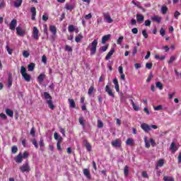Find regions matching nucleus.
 <instances>
[{
  "label": "nucleus",
  "mask_w": 181,
  "mask_h": 181,
  "mask_svg": "<svg viewBox=\"0 0 181 181\" xmlns=\"http://www.w3.org/2000/svg\"><path fill=\"white\" fill-rule=\"evenodd\" d=\"M49 30H50V32H52L53 36H56V33H57V30L56 29V26L50 25Z\"/></svg>",
  "instance_id": "obj_20"
},
{
  "label": "nucleus",
  "mask_w": 181,
  "mask_h": 181,
  "mask_svg": "<svg viewBox=\"0 0 181 181\" xmlns=\"http://www.w3.org/2000/svg\"><path fill=\"white\" fill-rule=\"evenodd\" d=\"M179 16H180V12L175 11L174 13V18H175V19H177V18H179Z\"/></svg>",
  "instance_id": "obj_59"
},
{
  "label": "nucleus",
  "mask_w": 181,
  "mask_h": 181,
  "mask_svg": "<svg viewBox=\"0 0 181 181\" xmlns=\"http://www.w3.org/2000/svg\"><path fill=\"white\" fill-rule=\"evenodd\" d=\"M83 175L86 176V177H87V179H91V175L90 174L89 169H83Z\"/></svg>",
  "instance_id": "obj_17"
},
{
  "label": "nucleus",
  "mask_w": 181,
  "mask_h": 181,
  "mask_svg": "<svg viewBox=\"0 0 181 181\" xmlns=\"http://www.w3.org/2000/svg\"><path fill=\"white\" fill-rule=\"evenodd\" d=\"M150 144H151V146H153V148L156 146V141H155V140H153V139L152 138L150 139Z\"/></svg>",
  "instance_id": "obj_49"
},
{
  "label": "nucleus",
  "mask_w": 181,
  "mask_h": 181,
  "mask_svg": "<svg viewBox=\"0 0 181 181\" xmlns=\"http://www.w3.org/2000/svg\"><path fill=\"white\" fill-rule=\"evenodd\" d=\"M39 145L40 148H43V146H45V142L43 141V137H41L40 139V142H39Z\"/></svg>",
  "instance_id": "obj_43"
},
{
  "label": "nucleus",
  "mask_w": 181,
  "mask_h": 181,
  "mask_svg": "<svg viewBox=\"0 0 181 181\" xmlns=\"http://www.w3.org/2000/svg\"><path fill=\"white\" fill-rule=\"evenodd\" d=\"M81 39H83V35L81 34H78V35L75 37V42H76V43H79Z\"/></svg>",
  "instance_id": "obj_35"
},
{
  "label": "nucleus",
  "mask_w": 181,
  "mask_h": 181,
  "mask_svg": "<svg viewBox=\"0 0 181 181\" xmlns=\"http://www.w3.org/2000/svg\"><path fill=\"white\" fill-rule=\"evenodd\" d=\"M16 23H18V21H16V19H13L11 21V22L10 23V25H9V28L11 30H15Z\"/></svg>",
  "instance_id": "obj_10"
},
{
  "label": "nucleus",
  "mask_w": 181,
  "mask_h": 181,
  "mask_svg": "<svg viewBox=\"0 0 181 181\" xmlns=\"http://www.w3.org/2000/svg\"><path fill=\"white\" fill-rule=\"evenodd\" d=\"M161 12L163 15H165V13L168 12V7L165 5H163L161 7Z\"/></svg>",
  "instance_id": "obj_34"
},
{
  "label": "nucleus",
  "mask_w": 181,
  "mask_h": 181,
  "mask_svg": "<svg viewBox=\"0 0 181 181\" xmlns=\"http://www.w3.org/2000/svg\"><path fill=\"white\" fill-rule=\"evenodd\" d=\"M153 109L155 111H160L161 110H163V106L162 105H158V106H153Z\"/></svg>",
  "instance_id": "obj_39"
},
{
  "label": "nucleus",
  "mask_w": 181,
  "mask_h": 181,
  "mask_svg": "<svg viewBox=\"0 0 181 181\" xmlns=\"http://www.w3.org/2000/svg\"><path fill=\"white\" fill-rule=\"evenodd\" d=\"M59 132L62 134L63 136H66V130L64 129L59 127Z\"/></svg>",
  "instance_id": "obj_56"
},
{
  "label": "nucleus",
  "mask_w": 181,
  "mask_h": 181,
  "mask_svg": "<svg viewBox=\"0 0 181 181\" xmlns=\"http://www.w3.org/2000/svg\"><path fill=\"white\" fill-rule=\"evenodd\" d=\"M6 114L11 118H13V111H12L11 109L9 108L6 109Z\"/></svg>",
  "instance_id": "obj_23"
},
{
  "label": "nucleus",
  "mask_w": 181,
  "mask_h": 181,
  "mask_svg": "<svg viewBox=\"0 0 181 181\" xmlns=\"http://www.w3.org/2000/svg\"><path fill=\"white\" fill-rule=\"evenodd\" d=\"M178 149L179 148H177V146H176L175 142H172L170 146V150L171 151V152L173 153H175V152H176V151H177Z\"/></svg>",
  "instance_id": "obj_14"
},
{
  "label": "nucleus",
  "mask_w": 181,
  "mask_h": 181,
  "mask_svg": "<svg viewBox=\"0 0 181 181\" xmlns=\"http://www.w3.org/2000/svg\"><path fill=\"white\" fill-rule=\"evenodd\" d=\"M112 146L113 148H121V141L118 139L115 141H112Z\"/></svg>",
  "instance_id": "obj_9"
},
{
  "label": "nucleus",
  "mask_w": 181,
  "mask_h": 181,
  "mask_svg": "<svg viewBox=\"0 0 181 181\" xmlns=\"http://www.w3.org/2000/svg\"><path fill=\"white\" fill-rule=\"evenodd\" d=\"M32 37L35 40H39V29L37 28H33Z\"/></svg>",
  "instance_id": "obj_7"
},
{
  "label": "nucleus",
  "mask_w": 181,
  "mask_h": 181,
  "mask_svg": "<svg viewBox=\"0 0 181 181\" xmlns=\"http://www.w3.org/2000/svg\"><path fill=\"white\" fill-rule=\"evenodd\" d=\"M105 91L107 93L108 95L112 97V98H115V95H114V93H112V90H111V88L110 87V85H107L105 88Z\"/></svg>",
  "instance_id": "obj_8"
},
{
  "label": "nucleus",
  "mask_w": 181,
  "mask_h": 181,
  "mask_svg": "<svg viewBox=\"0 0 181 181\" xmlns=\"http://www.w3.org/2000/svg\"><path fill=\"white\" fill-rule=\"evenodd\" d=\"M79 124H81L83 127H86L84 119L83 117H79Z\"/></svg>",
  "instance_id": "obj_52"
},
{
  "label": "nucleus",
  "mask_w": 181,
  "mask_h": 181,
  "mask_svg": "<svg viewBox=\"0 0 181 181\" xmlns=\"http://www.w3.org/2000/svg\"><path fill=\"white\" fill-rule=\"evenodd\" d=\"M156 87L159 88V90H163V85H162V83L159 81L156 83Z\"/></svg>",
  "instance_id": "obj_37"
},
{
  "label": "nucleus",
  "mask_w": 181,
  "mask_h": 181,
  "mask_svg": "<svg viewBox=\"0 0 181 181\" xmlns=\"http://www.w3.org/2000/svg\"><path fill=\"white\" fill-rule=\"evenodd\" d=\"M104 127V123L101 120H98V128L101 129Z\"/></svg>",
  "instance_id": "obj_45"
},
{
  "label": "nucleus",
  "mask_w": 181,
  "mask_h": 181,
  "mask_svg": "<svg viewBox=\"0 0 181 181\" xmlns=\"http://www.w3.org/2000/svg\"><path fill=\"white\" fill-rule=\"evenodd\" d=\"M103 16H104L105 21V22H107V23H112V22H114V20H112V18H111V16L109 14L104 13Z\"/></svg>",
  "instance_id": "obj_11"
},
{
  "label": "nucleus",
  "mask_w": 181,
  "mask_h": 181,
  "mask_svg": "<svg viewBox=\"0 0 181 181\" xmlns=\"http://www.w3.org/2000/svg\"><path fill=\"white\" fill-rule=\"evenodd\" d=\"M68 30L70 32V33H72V32H74V25H71L68 27Z\"/></svg>",
  "instance_id": "obj_47"
},
{
  "label": "nucleus",
  "mask_w": 181,
  "mask_h": 181,
  "mask_svg": "<svg viewBox=\"0 0 181 181\" xmlns=\"http://www.w3.org/2000/svg\"><path fill=\"white\" fill-rule=\"evenodd\" d=\"M20 170L25 173V172H30V166H29V162L26 161L21 167H20Z\"/></svg>",
  "instance_id": "obj_5"
},
{
  "label": "nucleus",
  "mask_w": 181,
  "mask_h": 181,
  "mask_svg": "<svg viewBox=\"0 0 181 181\" xmlns=\"http://www.w3.org/2000/svg\"><path fill=\"white\" fill-rule=\"evenodd\" d=\"M177 159H178V163H181V152L179 153Z\"/></svg>",
  "instance_id": "obj_64"
},
{
  "label": "nucleus",
  "mask_w": 181,
  "mask_h": 181,
  "mask_svg": "<svg viewBox=\"0 0 181 181\" xmlns=\"http://www.w3.org/2000/svg\"><path fill=\"white\" fill-rule=\"evenodd\" d=\"M122 40H124V37L120 36L117 41V45H121V43H122Z\"/></svg>",
  "instance_id": "obj_53"
},
{
  "label": "nucleus",
  "mask_w": 181,
  "mask_h": 181,
  "mask_svg": "<svg viewBox=\"0 0 181 181\" xmlns=\"http://www.w3.org/2000/svg\"><path fill=\"white\" fill-rule=\"evenodd\" d=\"M16 152H18V146H13L11 147V153H16Z\"/></svg>",
  "instance_id": "obj_40"
},
{
  "label": "nucleus",
  "mask_w": 181,
  "mask_h": 181,
  "mask_svg": "<svg viewBox=\"0 0 181 181\" xmlns=\"http://www.w3.org/2000/svg\"><path fill=\"white\" fill-rule=\"evenodd\" d=\"M132 4H134V5L137 6V8H139V9H141L143 12H145V11H146L144 7L141 6V2L139 1L135 2L134 1H132Z\"/></svg>",
  "instance_id": "obj_16"
},
{
  "label": "nucleus",
  "mask_w": 181,
  "mask_h": 181,
  "mask_svg": "<svg viewBox=\"0 0 181 181\" xmlns=\"http://www.w3.org/2000/svg\"><path fill=\"white\" fill-rule=\"evenodd\" d=\"M0 117L1 118V119H7L8 117H6V115L4 114V113H0Z\"/></svg>",
  "instance_id": "obj_61"
},
{
  "label": "nucleus",
  "mask_w": 181,
  "mask_h": 181,
  "mask_svg": "<svg viewBox=\"0 0 181 181\" xmlns=\"http://www.w3.org/2000/svg\"><path fill=\"white\" fill-rule=\"evenodd\" d=\"M163 180L164 181H175V179L172 177L169 176H164L163 177Z\"/></svg>",
  "instance_id": "obj_38"
},
{
  "label": "nucleus",
  "mask_w": 181,
  "mask_h": 181,
  "mask_svg": "<svg viewBox=\"0 0 181 181\" xmlns=\"http://www.w3.org/2000/svg\"><path fill=\"white\" fill-rule=\"evenodd\" d=\"M42 62L44 64H46L47 63V59L46 58V55H43L42 57Z\"/></svg>",
  "instance_id": "obj_54"
},
{
  "label": "nucleus",
  "mask_w": 181,
  "mask_h": 181,
  "mask_svg": "<svg viewBox=\"0 0 181 181\" xmlns=\"http://www.w3.org/2000/svg\"><path fill=\"white\" fill-rule=\"evenodd\" d=\"M144 17L142 14H136V21L137 22H144Z\"/></svg>",
  "instance_id": "obj_28"
},
{
  "label": "nucleus",
  "mask_w": 181,
  "mask_h": 181,
  "mask_svg": "<svg viewBox=\"0 0 181 181\" xmlns=\"http://www.w3.org/2000/svg\"><path fill=\"white\" fill-rule=\"evenodd\" d=\"M93 91H94V86H90L88 91V95H92Z\"/></svg>",
  "instance_id": "obj_42"
},
{
  "label": "nucleus",
  "mask_w": 181,
  "mask_h": 181,
  "mask_svg": "<svg viewBox=\"0 0 181 181\" xmlns=\"http://www.w3.org/2000/svg\"><path fill=\"white\" fill-rule=\"evenodd\" d=\"M152 63H146V67L148 69V70H151L152 69Z\"/></svg>",
  "instance_id": "obj_58"
},
{
  "label": "nucleus",
  "mask_w": 181,
  "mask_h": 181,
  "mask_svg": "<svg viewBox=\"0 0 181 181\" xmlns=\"http://www.w3.org/2000/svg\"><path fill=\"white\" fill-rule=\"evenodd\" d=\"M18 36L23 37L26 35V30H23L22 27L18 26L16 28Z\"/></svg>",
  "instance_id": "obj_6"
},
{
  "label": "nucleus",
  "mask_w": 181,
  "mask_h": 181,
  "mask_svg": "<svg viewBox=\"0 0 181 181\" xmlns=\"http://www.w3.org/2000/svg\"><path fill=\"white\" fill-rule=\"evenodd\" d=\"M107 49H108V45L100 47L99 49L100 52H107Z\"/></svg>",
  "instance_id": "obj_36"
},
{
  "label": "nucleus",
  "mask_w": 181,
  "mask_h": 181,
  "mask_svg": "<svg viewBox=\"0 0 181 181\" xmlns=\"http://www.w3.org/2000/svg\"><path fill=\"white\" fill-rule=\"evenodd\" d=\"M12 74H8V87H12Z\"/></svg>",
  "instance_id": "obj_27"
},
{
  "label": "nucleus",
  "mask_w": 181,
  "mask_h": 181,
  "mask_svg": "<svg viewBox=\"0 0 181 181\" xmlns=\"http://www.w3.org/2000/svg\"><path fill=\"white\" fill-rule=\"evenodd\" d=\"M32 142H33V145H34L36 149H37V148H39V145L37 144V141H36V139H33Z\"/></svg>",
  "instance_id": "obj_48"
},
{
  "label": "nucleus",
  "mask_w": 181,
  "mask_h": 181,
  "mask_svg": "<svg viewBox=\"0 0 181 181\" xmlns=\"http://www.w3.org/2000/svg\"><path fill=\"white\" fill-rule=\"evenodd\" d=\"M30 54H29V52L28 51H23V57H25V59H28V57H29Z\"/></svg>",
  "instance_id": "obj_50"
},
{
  "label": "nucleus",
  "mask_w": 181,
  "mask_h": 181,
  "mask_svg": "<svg viewBox=\"0 0 181 181\" xmlns=\"http://www.w3.org/2000/svg\"><path fill=\"white\" fill-rule=\"evenodd\" d=\"M97 45H98V40L95 39L88 46L90 51V56H94L97 52Z\"/></svg>",
  "instance_id": "obj_2"
},
{
  "label": "nucleus",
  "mask_w": 181,
  "mask_h": 181,
  "mask_svg": "<svg viewBox=\"0 0 181 181\" xmlns=\"http://www.w3.org/2000/svg\"><path fill=\"white\" fill-rule=\"evenodd\" d=\"M144 25H145V26H151V20H146L144 22Z\"/></svg>",
  "instance_id": "obj_63"
},
{
  "label": "nucleus",
  "mask_w": 181,
  "mask_h": 181,
  "mask_svg": "<svg viewBox=\"0 0 181 181\" xmlns=\"http://www.w3.org/2000/svg\"><path fill=\"white\" fill-rule=\"evenodd\" d=\"M175 60H176V57L175 56L170 57V60L168 62V64H172V63H173Z\"/></svg>",
  "instance_id": "obj_41"
},
{
  "label": "nucleus",
  "mask_w": 181,
  "mask_h": 181,
  "mask_svg": "<svg viewBox=\"0 0 181 181\" xmlns=\"http://www.w3.org/2000/svg\"><path fill=\"white\" fill-rule=\"evenodd\" d=\"M142 35L145 39H148V33H146V30L142 31Z\"/></svg>",
  "instance_id": "obj_57"
},
{
  "label": "nucleus",
  "mask_w": 181,
  "mask_h": 181,
  "mask_svg": "<svg viewBox=\"0 0 181 181\" xmlns=\"http://www.w3.org/2000/svg\"><path fill=\"white\" fill-rule=\"evenodd\" d=\"M144 143H145V146L147 148V149H149L151 148V144L149 141H148V137L144 136Z\"/></svg>",
  "instance_id": "obj_31"
},
{
  "label": "nucleus",
  "mask_w": 181,
  "mask_h": 181,
  "mask_svg": "<svg viewBox=\"0 0 181 181\" xmlns=\"http://www.w3.org/2000/svg\"><path fill=\"white\" fill-rule=\"evenodd\" d=\"M44 98H45L49 108H50V110H54V105L53 104V100H52V95H50V94L47 92H44Z\"/></svg>",
  "instance_id": "obj_1"
},
{
  "label": "nucleus",
  "mask_w": 181,
  "mask_h": 181,
  "mask_svg": "<svg viewBox=\"0 0 181 181\" xmlns=\"http://www.w3.org/2000/svg\"><path fill=\"white\" fill-rule=\"evenodd\" d=\"M124 175L125 177H128V175H129V167L128 165H125L124 168Z\"/></svg>",
  "instance_id": "obj_25"
},
{
  "label": "nucleus",
  "mask_w": 181,
  "mask_h": 181,
  "mask_svg": "<svg viewBox=\"0 0 181 181\" xmlns=\"http://www.w3.org/2000/svg\"><path fill=\"white\" fill-rule=\"evenodd\" d=\"M115 52V49L114 48H111L110 51L107 53L105 57V60H110L111 59V56L114 54Z\"/></svg>",
  "instance_id": "obj_15"
},
{
  "label": "nucleus",
  "mask_w": 181,
  "mask_h": 181,
  "mask_svg": "<svg viewBox=\"0 0 181 181\" xmlns=\"http://www.w3.org/2000/svg\"><path fill=\"white\" fill-rule=\"evenodd\" d=\"M65 9H66L67 11H73L74 8L71 5L66 4Z\"/></svg>",
  "instance_id": "obj_46"
},
{
  "label": "nucleus",
  "mask_w": 181,
  "mask_h": 181,
  "mask_svg": "<svg viewBox=\"0 0 181 181\" xmlns=\"http://www.w3.org/2000/svg\"><path fill=\"white\" fill-rule=\"evenodd\" d=\"M141 128L144 131V132H149L153 128V129H158V126L155 124H152L151 126L148 125V124L143 123L141 124Z\"/></svg>",
  "instance_id": "obj_3"
},
{
  "label": "nucleus",
  "mask_w": 181,
  "mask_h": 181,
  "mask_svg": "<svg viewBox=\"0 0 181 181\" xmlns=\"http://www.w3.org/2000/svg\"><path fill=\"white\" fill-rule=\"evenodd\" d=\"M2 8H5V1L0 0V9H2Z\"/></svg>",
  "instance_id": "obj_55"
},
{
  "label": "nucleus",
  "mask_w": 181,
  "mask_h": 181,
  "mask_svg": "<svg viewBox=\"0 0 181 181\" xmlns=\"http://www.w3.org/2000/svg\"><path fill=\"white\" fill-rule=\"evenodd\" d=\"M23 156H22V153H20L15 158L14 160L16 163H22Z\"/></svg>",
  "instance_id": "obj_13"
},
{
  "label": "nucleus",
  "mask_w": 181,
  "mask_h": 181,
  "mask_svg": "<svg viewBox=\"0 0 181 181\" xmlns=\"http://www.w3.org/2000/svg\"><path fill=\"white\" fill-rule=\"evenodd\" d=\"M27 71L28 70L26 68L22 66L21 69V74L22 76L23 77L24 80H25V81H30V75L28 74Z\"/></svg>",
  "instance_id": "obj_4"
},
{
  "label": "nucleus",
  "mask_w": 181,
  "mask_h": 181,
  "mask_svg": "<svg viewBox=\"0 0 181 181\" xmlns=\"http://www.w3.org/2000/svg\"><path fill=\"white\" fill-rule=\"evenodd\" d=\"M6 50H7L8 54H12L13 50H12V49H10V48H9V46L6 45Z\"/></svg>",
  "instance_id": "obj_60"
},
{
  "label": "nucleus",
  "mask_w": 181,
  "mask_h": 181,
  "mask_svg": "<svg viewBox=\"0 0 181 181\" xmlns=\"http://www.w3.org/2000/svg\"><path fill=\"white\" fill-rule=\"evenodd\" d=\"M110 37H111V35H104V36L102 37V43H103V45L105 44V42H107V40H109Z\"/></svg>",
  "instance_id": "obj_24"
},
{
  "label": "nucleus",
  "mask_w": 181,
  "mask_h": 181,
  "mask_svg": "<svg viewBox=\"0 0 181 181\" xmlns=\"http://www.w3.org/2000/svg\"><path fill=\"white\" fill-rule=\"evenodd\" d=\"M151 21H153V22H157V23H160L162 18L158 16H154L151 17Z\"/></svg>",
  "instance_id": "obj_18"
},
{
  "label": "nucleus",
  "mask_w": 181,
  "mask_h": 181,
  "mask_svg": "<svg viewBox=\"0 0 181 181\" xmlns=\"http://www.w3.org/2000/svg\"><path fill=\"white\" fill-rule=\"evenodd\" d=\"M68 101L69 103L70 108H76V102H74V100L69 99Z\"/></svg>",
  "instance_id": "obj_26"
},
{
  "label": "nucleus",
  "mask_w": 181,
  "mask_h": 181,
  "mask_svg": "<svg viewBox=\"0 0 181 181\" xmlns=\"http://www.w3.org/2000/svg\"><path fill=\"white\" fill-rule=\"evenodd\" d=\"M91 18H93L91 13H88V15L85 16V19H86V21H88V19H91Z\"/></svg>",
  "instance_id": "obj_62"
},
{
  "label": "nucleus",
  "mask_w": 181,
  "mask_h": 181,
  "mask_svg": "<svg viewBox=\"0 0 181 181\" xmlns=\"http://www.w3.org/2000/svg\"><path fill=\"white\" fill-rule=\"evenodd\" d=\"M45 77H46V76L44 74H40L37 77V80L39 83H43V81L45 80Z\"/></svg>",
  "instance_id": "obj_29"
},
{
  "label": "nucleus",
  "mask_w": 181,
  "mask_h": 181,
  "mask_svg": "<svg viewBox=\"0 0 181 181\" xmlns=\"http://www.w3.org/2000/svg\"><path fill=\"white\" fill-rule=\"evenodd\" d=\"M35 63H30V64H28V71H33V70H35Z\"/></svg>",
  "instance_id": "obj_32"
},
{
  "label": "nucleus",
  "mask_w": 181,
  "mask_h": 181,
  "mask_svg": "<svg viewBox=\"0 0 181 181\" xmlns=\"http://www.w3.org/2000/svg\"><path fill=\"white\" fill-rule=\"evenodd\" d=\"M30 12L32 13V16H31L32 21H35V19H36V8L35 7H31L30 8Z\"/></svg>",
  "instance_id": "obj_12"
},
{
  "label": "nucleus",
  "mask_w": 181,
  "mask_h": 181,
  "mask_svg": "<svg viewBox=\"0 0 181 181\" xmlns=\"http://www.w3.org/2000/svg\"><path fill=\"white\" fill-rule=\"evenodd\" d=\"M163 159H160L158 161L157 163V166H159L160 168H162V166H163Z\"/></svg>",
  "instance_id": "obj_44"
},
{
  "label": "nucleus",
  "mask_w": 181,
  "mask_h": 181,
  "mask_svg": "<svg viewBox=\"0 0 181 181\" xmlns=\"http://www.w3.org/2000/svg\"><path fill=\"white\" fill-rule=\"evenodd\" d=\"M129 101L132 105L133 110H134V111H139V107L136 106V104H135L134 100L132 99H130Z\"/></svg>",
  "instance_id": "obj_22"
},
{
  "label": "nucleus",
  "mask_w": 181,
  "mask_h": 181,
  "mask_svg": "<svg viewBox=\"0 0 181 181\" xmlns=\"http://www.w3.org/2000/svg\"><path fill=\"white\" fill-rule=\"evenodd\" d=\"M66 52H73V48L69 45H65Z\"/></svg>",
  "instance_id": "obj_51"
},
{
  "label": "nucleus",
  "mask_w": 181,
  "mask_h": 181,
  "mask_svg": "<svg viewBox=\"0 0 181 181\" xmlns=\"http://www.w3.org/2000/svg\"><path fill=\"white\" fill-rule=\"evenodd\" d=\"M54 138L56 141H58V142H62V141H63V138L61 136H59L57 132L54 134Z\"/></svg>",
  "instance_id": "obj_19"
},
{
  "label": "nucleus",
  "mask_w": 181,
  "mask_h": 181,
  "mask_svg": "<svg viewBox=\"0 0 181 181\" xmlns=\"http://www.w3.org/2000/svg\"><path fill=\"white\" fill-rule=\"evenodd\" d=\"M134 139L129 138V139H127V140L126 141V144L127 145H129V146H132V145H134Z\"/></svg>",
  "instance_id": "obj_33"
},
{
  "label": "nucleus",
  "mask_w": 181,
  "mask_h": 181,
  "mask_svg": "<svg viewBox=\"0 0 181 181\" xmlns=\"http://www.w3.org/2000/svg\"><path fill=\"white\" fill-rule=\"evenodd\" d=\"M23 0H16L14 1V8H19L22 5Z\"/></svg>",
  "instance_id": "obj_30"
},
{
  "label": "nucleus",
  "mask_w": 181,
  "mask_h": 181,
  "mask_svg": "<svg viewBox=\"0 0 181 181\" xmlns=\"http://www.w3.org/2000/svg\"><path fill=\"white\" fill-rule=\"evenodd\" d=\"M83 144H85V146H86L88 152H91V144H90V143L87 142V140H84Z\"/></svg>",
  "instance_id": "obj_21"
}]
</instances>
